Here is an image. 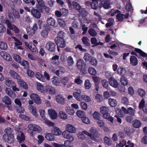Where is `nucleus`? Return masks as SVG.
<instances>
[{"label": "nucleus", "mask_w": 147, "mask_h": 147, "mask_svg": "<svg viewBox=\"0 0 147 147\" xmlns=\"http://www.w3.org/2000/svg\"><path fill=\"white\" fill-rule=\"evenodd\" d=\"M2 101L5 104L7 105H10L12 102L11 99L7 96H4L2 98Z\"/></svg>", "instance_id": "obj_30"}, {"label": "nucleus", "mask_w": 147, "mask_h": 147, "mask_svg": "<svg viewBox=\"0 0 147 147\" xmlns=\"http://www.w3.org/2000/svg\"><path fill=\"white\" fill-rule=\"evenodd\" d=\"M56 100L59 103L63 104L64 103V98L61 95H58L56 96Z\"/></svg>", "instance_id": "obj_28"}, {"label": "nucleus", "mask_w": 147, "mask_h": 147, "mask_svg": "<svg viewBox=\"0 0 147 147\" xmlns=\"http://www.w3.org/2000/svg\"><path fill=\"white\" fill-rule=\"evenodd\" d=\"M91 84L89 80H85L84 86L86 89H89L91 87Z\"/></svg>", "instance_id": "obj_42"}, {"label": "nucleus", "mask_w": 147, "mask_h": 147, "mask_svg": "<svg viewBox=\"0 0 147 147\" xmlns=\"http://www.w3.org/2000/svg\"><path fill=\"white\" fill-rule=\"evenodd\" d=\"M5 84L8 87L11 88L15 85V83L12 80H7L5 82Z\"/></svg>", "instance_id": "obj_47"}, {"label": "nucleus", "mask_w": 147, "mask_h": 147, "mask_svg": "<svg viewBox=\"0 0 147 147\" xmlns=\"http://www.w3.org/2000/svg\"><path fill=\"white\" fill-rule=\"evenodd\" d=\"M66 130L70 133H74L76 131V129L75 127L72 125L69 124L66 125Z\"/></svg>", "instance_id": "obj_22"}, {"label": "nucleus", "mask_w": 147, "mask_h": 147, "mask_svg": "<svg viewBox=\"0 0 147 147\" xmlns=\"http://www.w3.org/2000/svg\"><path fill=\"white\" fill-rule=\"evenodd\" d=\"M5 92L10 97L13 98L16 97V94L15 92H13L9 88H7L5 90Z\"/></svg>", "instance_id": "obj_26"}, {"label": "nucleus", "mask_w": 147, "mask_h": 147, "mask_svg": "<svg viewBox=\"0 0 147 147\" xmlns=\"http://www.w3.org/2000/svg\"><path fill=\"white\" fill-rule=\"evenodd\" d=\"M130 61V64L133 66H136L138 64V60L136 57L132 55L131 56Z\"/></svg>", "instance_id": "obj_24"}, {"label": "nucleus", "mask_w": 147, "mask_h": 147, "mask_svg": "<svg viewBox=\"0 0 147 147\" xmlns=\"http://www.w3.org/2000/svg\"><path fill=\"white\" fill-rule=\"evenodd\" d=\"M31 12L33 16L36 18H39L41 16L40 13L37 9L33 8L32 9Z\"/></svg>", "instance_id": "obj_15"}, {"label": "nucleus", "mask_w": 147, "mask_h": 147, "mask_svg": "<svg viewBox=\"0 0 147 147\" xmlns=\"http://www.w3.org/2000/svg\"><path fill=\"white\" fill-rule=\"evenodd\" d=\"M77 115L80 118H82L84 116V112L81 110H78L76 113Z\"/></svg>", "instance_id": "obj_61"}, {"label": "nucleus", "mask_w": 147, "mask_h": 147, "mask_svg": "<svg viewBox=\"0 0 147 147\" xmlns=\"http://www.w3.org/2000/svg\"><path fill=\"white\" fill-rule=\"evenodd\" d=\"M52 82L53 84L56 86L59 85L60 83V82L59 81L58 78L55 76H54L52 78Z\"/></svg>", "instance_id": "obj_43"}, {"label": "nucleus", "mask_w": 147, "mask_h": 147, "mask_svg": "<svg viewBox=\"0 0 147 147\" xmlns=\"http://www.w3.org/2000/svg\"><path fill=\"white\" fill-rule=\"evenodd\" d=\"M17 111L18 113H24L25 110L23 107H22L21 106H19V107L17 108Z\"/></svg>", "instance_id": "obj_63"}, {"label": "nucleus", "mask_w": 147, "mask_h": 147, "mask_svg": "<svg viewBox=\"0 0 147 147\" xmlns=\"http://www.w3.org/2000/svg\"><path fill=\"white\" fill-rule=\"evenodd\" d=\"M72 6L74 8L77 10H78L81 8V6L80 4L74 1L72 2Z\"/></svg>", "instance_id": "obj_54"}, {"label": "nucleus", "mask_w": 147, "mask_h": 147, "mask_svg": "<svg viewBox=\"0 0 147 147\" xmlns=\"http://www.w3.org/2000/svg\"><path fill=\"white\" fill-rule=\"evenodd\" d=\"M9 73L11 76L13 78L17 80V82L20 80V78H22L19 74L12 70H10Z\"/></svg>", "instance_id": "obj_21"}, {"label": "nucleus", "mask_w": 147, "mask_h": 147, "mask_svg": "<svg viewBox=\"0 0 147 147\" xmlns=\"http://www.w3.org/2000/svg\"><path fill=\"white\" fill-rule=\"evenodd\" d=\"M45 93L49 94L51 95L55 94L56 91L55 88L51 86H47L45 87Z\"/></svg>", "instance_id": "obj_13"}, {"label": "nucleus", "mask_w": 147, "mask_h": 147, "mask_svg": "<svg viewBox=\"0 0 147 147\" xmlns=\"http://www.w3.org/2000/svg\"><path fill=\"white\" fill-rule=\"evenodd\" d=\"M47 24L50 26L56 27L58 24L55 19L51 17L48 18L47 20Z\"/></svg>", "instance_id": "obj_20"}, {"label": "nucleus", "mask_w": 147, "mask_h": 147, "mask_svg": "<svg viewBox=\"0 0 147 147\" xmlns=\"http://www.w3.org/2000/svg\"><path fill=\"white\" fill-rule=\"evenodd\" d=\"M117 71L119 74L122 76L125 75L126 73L125 70L121 66L119 67Z\"/></svg>", "instance_id": "obj_39"}, {"label": "nucleus", "mask_w": 147, "mask_h": 147, "mask_svg": "<svg viewBox=\"0 0 147 147\" xmlns=\"http://www.w3.org/2000/svg\"><path fill=\"white\" fill-rule=\"evenodd\" d=\"M82 40L83 43L86 46H89L90 45V40L87 37H83L82 39Z\"/></svg>", "instance_id": "obj_31"}, {"label": "nucleus", "mask_w": 147, "mask_h": 147, "mask_svg": "<svg viewBox=\"0 0 147 147\" xmlns=\"http://www.w3.org/2000/svg\"><path fill=\"white\" fill-rule=\"evenodd\" d=\"M120 81L122 84L124 86L126 85L127 84V79L124 76H122L121 77Z\"/></svg>", "instance_id": "obj_52"}, {"label": "nucleus", "mask_w": 147, "mask_h": 147, "mask_svg": "<svg viewBox=\"0 0 147 147\" xmlns=\"http://www.w3.org/2000/svg\"><path fill=\"white\" fill-rule=\"evenodd\" d=\"M13 59L18 63H21V57L19 55L14 54L13 55Z\"/></svg>", "instance_id": "obj_46"}, {"label": "nucleus", "mask_w": 147, "mask_h": 147, "mask_svg": "<svg viewBox=\"0 0 147 147\" xmlns=\"http://www.w3.org/2000/svg\"><path fill=\"white\" fill-rule=\"evenodd\" d=\"M105 143L107 145H110L111 144L112 142L111 139L105 136L104 138Z\"/></svg>", "instance_id": "obj_49"}, {"label": "nucleus", "mask_w": 147, "mask_h": 147, "mask_svg": "<svg viewBox=\"0 0 147 147\" xmlns=\"http://www.w3.org/2000/svg\"><path fill=\"white\" fill-rule=\"evenodd\" d=\"M35 75L36 78L38 80L43 82L45 81V79L41 73L38 72H36Z\"/></svg>", "instance_id": "obj_33"}, {"label": "nucleus", "mask_w": 147, "mask_h": 147, "mask_svg": "<svg viewBox=\"0 0 147 147\" xmlns=\"http://www.w3.org/2000/svg\"><path fill=\"white\" fill-rule=\"evenodd\" d=\"M49 114L52 119H55L57 117V113L55 111L53 110H51L49 111Z\"/></svg>", "instance_id": "obj_27"}, {"label": "nucleus", "mask_w": 147, "mask_h": 147, "mask_svg": "<svg viewBox=\"0 0 147 147\" xmlns=\"http://www.w3.org/2000/svg\"><path fill=\"white\" fill-rule=\"evenodd\" d=\"M77 66L78 69L82 72L83 74H86L87 73L86 64L82 59H80L77 61Z\"/></svg>", "instance_id": "obj_2"}, {"label": "nucleus", "mask_w": 147, "mask_h": 147, "mask_svg": "<svg viewBox=\"0 0 147 147\" xmlns=\"http://www.w3.org/2000/svg\"><path fill=\"white\" fill-rule=\"evenodd\" d=\"M90 131L92 134L91 139L94 141H96L97 140L96 138H98L100 137V134L96 129H94L92 127L90 129Z\"/></svg>", "instance_id": "obj_11"}, {"label": "nucleus", "mask_w": 147, "mask_h": 147, "mask_svg": "<svg viewBox=\"0 0 147 147\" xmlns=\"http://www.w3.org/2000/svg\"><path fill=\"white\" fill-rule=\"evenodd\" d=\"M141 123L140 121L136 119L134 121L133 126L135 128H139L141 126Z\"/></svg>", "instance_id": "obj_41"}, {"label": "nucleus", "mask_w": 147, "mask_h": 147, "mask_svg": "<svg viewBox=\"0 0 147 147\" xmlns=\"http://www.w3.org/2000/svg\"><path fill=\"white\" fill-rule=\"evenodd\" d=\"M124 15L122 13H118L116 15V18L119 22H122L124 18Z\"/></svg>", "instance_id": "obj_48"}, {"label": "nucleus", "mask_w": 147, "mask_h": 147, "mask_svg": "<svg viewBox=\"0 0 147 147\" xmlns=\"http://www.w3.org/2000/svg\"><path fill=\"white\" fill-rule=\"evenodd\" d=\"M31 99L37 105H40L42 101L39 96L36 94L32 93L30 95Z\"/></svg>", "instance_id": "obj_10"}, {"label": "nucleus", "mask_w": 147, "mask_h": 147, "mask_svg": "<svg viewBox=\"0 0 147 147\" xmlns=\"http://www.w3.org/2000/svg\"><path fill=\"white\" fill-rule=\"evenodd\" d=\"M36 1L40 7V10L41 12H43L44 11L47 13L49 12V8L45 5L46 4L43 0H36Z\"/></svg>", "instance_id": "obj_6"}, {"label": "nucleus", "mask_w": 147, "mask_h": 147, "mask_svg": "<svg viewBox=\"0 0 147 147\" xmlns=\"http://www.w3.org/2000/svg\"><path fill=\"white\" fill-rule=\"evenodd\" d=\"M18 84L20 86L24 89H27L28 88V86L26 83L23 80L20 78V80H19L18 82Z\"/></svg>", "instance_id": "obj_25"}, {"label": "nucleus", "mask_w": 147, "mask_h": 147, "mask_svg": "<svg viewBox=\"0 0 147 147\" xmlns=\"http://www.w3.org/2000/svg\"><path fill=\"white\" fill-rule=\"evenodd\" d=\"M88 71L90 74L93 76H95L97 73L95 69L92 67H90L88 68Z\"/></svg>", "instance_id": "obj_36"}, {"label": "nucleus", "mask_w": 147, "mask_h": 147, "mask_svg": "<svg viewBox=\"0 0 147 147\" xmlns=\"http://www.w3.org/2000/svg\"><path fill=\"white\" fill-rule=\"evenodd\" d=\"M27 74L28 76L31 77H34L35 76L34 72L32 70L29 69H27Z\"/></svg>", "instance_id": "obj_60"}, {"label": "nucleus", "mask_w": 147, "mask_h": 147, "mask_svg": "<svg viewBox=\"0 0 147 147\" xmlns=\"http://www.w3.org/2000/svg\"><path fill=\"white\" fill-rule=\"evenodd\" d=\"M25 44L26 46L28 48L32 53L34 54L37 53L38 52V50L36 45L33 43L31 42L28 43L27 42H25Z\"/></svg>", "instance_id": "obj_8"}, {"label": "nucleus", "mask_w": 147, "mask_h": 147, "mask_svg": "<svg viewBox=\"0 0 147 147\" xmlns=\"http://www.w3.org/2000/svg\"><path fill=\"white\" fill-rule=\"evenodd\" d=\"M28 128L30 130L39 133L42 130L41 127L35 124H29L28 126Z\"/></svg>", "instance_id": "obj_12"}, {"label": "nucleus", "mask_w": 147, "mask_h": 147, "mask_svg": "<svg viewBox=\"0 0 147 147\" xmlns=\"http://www.w3.org/2000/svg\"><path fill=\"white\" fill-rule=\"evenodd\" d=\"M81 91L80 89L77 90L76 92H74L73 95L74 97L78 100L80 101L83 98V95L81 94Z\"/></svg>", "instance_id": "obj_14"}, {"label": "nucleus", "mask_w": 147, "mask_h": 147, "mask_svg": "<svg viewBox=\"0 0 147 147\" xmlns=\"http://www.w3.org/2000/svg\"><path fill=\"white\" fill-rule=\"evenodd\" d=\"M92 79L95 84L99 83L101 80V78H100L96 76L93 77H92Z\"/></svg>", "instance_id": "obj_53"}, {"label": "nucleus", "mask_w": 147, "mask_h": 147, "mask_svg": "<svg viewBox=\"0 0 147 147\" xmlns=\"http://www.w3.org/2000/svg\"><path fill=\"white\" fill-rule=\"evenodd\" d=\"M138 92L139 95L142 97L144 96L146 94L144 90L141 88L139 89Z\"/></svg>", "instance_id": "obj_62"}, {"label": "nucleus", "mask_w": 147, "mask_h": 147, "mask_svg": "<svg viewBox=\"0 0 147 147\" xmlns=\"http://www.w3.org/2000/svg\"><path fill=\"white\" fill-rule=\"evenodd\" d=\"M67 62L69 65H72L74 63L73 58L71 56H69L67 59Z\"/></svg>", "instance_id": "obj_59"}, {"label": "nucleus", "mask_w": 147, "mask_h": 147, "mask_svg": "<svg viewBox=\"0 0 147 147\" xmlns=\"http://www.w3.org/2000/svg\"><path fill=\"white\" fill-rule=\"evenodd\" d=\"M92 57L88 53H85L83 58L86 62H89Z\"/></svg>", "instance_id": "obj_40"}, {"label": "nucleus", "mask_w": 147, "mask_h": 147, "mask_svg": "<svg viewBox=\"0 0 147 147\" xmlns=\"http://www.w3.org/2000/svg\"><path fill=\"white\" fill-rule=\"evenodd\" d=\"M53 132L54 134L56 136L59 135L61 134V131L57 127H55L54 130L53 131Z\"/></svg>", "instance_id": "obj_45"}, {"label": "nucleus", "mask_w": 147, "mask_h": 147, "mask_svg": "<svg viewBox=\"0 0 147 147\" xmlns=\"http://www.w3.org/2000/svg\"><path fill=\"white\" fill-rule=\"evenodd\" d=\"M7 45L6 43L3 42H0V48L3 50H5L7 49Z\"/></svg>", "instance_id": "obj_51"}, {"label": "nucleus", "mask_w": 147, "mask_h": 147, "mask_svg": "<svg viewBox=\"0 0 147 147\" xmlns=\"http://www.w3.org/2000/svg\"><path fill=\"white\" fill-rule=\"evenodd\" d=\"M55 41L57 44L58 51H59V47L63 48L64 47V40L63 38L61 36H57L55 38Z\"/></svg>", "instance_id": "obj_5"}, {"label": "nucleus", "mask_w": 147, "mask_h": 147, "mask_svg": "<svg viewBox=\"0 0 147 147\" xmlns=\"http://www.w3.org/2000/svg\"><path fill=\"white\" fill-rule=\"evenodd\" d=\"M77 66L78 69L82 72L83 74H86L87 73L86 64L82 59H80L77 61Z\"/></svg>", "instance_id": "obj_3"}, {"label": "nucleus", "mask_w": 147, "mask_h": 147, "mask_svg": "<svg viewBox=\"0 0 147 147\" xmlns=\"http://www.w3.org/2000/svg\"><path fill=\"white\" fill-rule=\"evenodd\" d=\"M102 1L101 0H93L91 3V8L96 9L98 7L99 9H100L102 7Z\"/></svg>", "instance_id": "obj_7"}, {"label": "nucleus", "mask_w": 147, "mask_h": 147, "mask_svg": "<svg viewBox=\"0 0 147 147\" xmlns=\"http://www.w3.org/2000/svg\"><path fill=\"white\" fill-rule=\"evenodd\" d=\"M100 112L102 114L103 117H107L108 115L109 114V109L107 107L103 106L101 107L100 109Z\"/></svg>", "instance_id": "obj_18"}, {"label": "nucleus", "mask_w": 147, "mask_h": 147, "mask_svg": "<svg viewBox=\"0 0 147 147\" xmlns=\"http://www.w3.org/2000/svg\"><path fill=\"white\" fill-rule=\"evenodd\" d=\"M5 131L6 134H5L3 135V139L5 142L9 144L13 143L14 142L13 134L7 129H5Z\"/></svg>", "instance_id": "obj_1"}, {"label": "nucleus", "mask_w": 147, "mask_h": 147, "mask_svg": "<svg viewBox=\"0 0 147 147\" xmlns=\"http://www.w3.org/2000/svg\"><path fill=\"white\" fill-rule=\"evenodd\" d=\"M102 84L103 86L105 88H107L108 87V83L107 81L105 80L101 81Z\"/></svg>", "instance_id": "obj_64"}, {"label": "nucleus", "mask_w": 147, "mask_h": 147, "mask_svg": "<svg viewBox=\"0 0 147 147\" xmlns=\"http://www.w3.org/2000/svg\"><path fill=\"white\" fill-rule=\"evenodd\" d=\"M92 65L94 66L97 65V61L96 59L94 57H92L90 61L89 62Z\"/></svg>", "instance_id": "obj_58"}, {"label": "nucleus", "mask_w": 147, "mask_h": 147, "mask_svg": "<svg viewBox=\"0 0 147 147\" xmlns=\"http://www.w3.org/2000/svg\"><path fill=\"white\" fill-rule=\"evenodd\" d=\"M46 49L51 52L55 51L56 49V45L54 43L51 41L48 42L45 45Z\"/></svg>", "instance_id": "obj_9"}, {"label": "nucleus", "mask_w": 147, "mask_h": 147, "mask_svg": "<svg viewBox=\"0 0 147 147\" xmlns=\"http://www.w3.org/2000/svg\"><path fill=\"white\" fill-rule=\"evenodd\" d=\"M43 86L40 83H38L36 86V88L37 90L42 93H45V88H44Z\"/></svg>", "instance_id": "obj_35"}, {"label": "nucleus", "mask_w": 147, "mask_h": 147, "mask_svg": "<svg viewBox=\"0 0 147 147\" xmlns=\"http://www.w3.org/2000/svg\"><path fill=\"white\" fill-rule=\"evenodd\" d=\"M3 23L6 24L7 27L10 30L13 29V26L9 20L7 19H5L3 20Z\"/></svg>", "instance_id": "obj_34"}, {"label": "nucleus", "mask_w": 147, "mask_h": 147, "mask_svg": "<svg viewBox=\"0 0 147 147\" xmlns=\"http://www.w3.org/2000/svg\"><path fill=\"white\" fill-rule=\"evenodd\" d=\"M45 138L49 141H54L55 140L54 135L51 133H46L45 136Z\"/></svg>", "instance_id": "obj_32"}, {"label": "nucleus", "mask_w": 147, "mask_h": 147, "mask_svg": "<svg viewBox=\"0 0 147 147\" xmlns=\"http://www.w3.org/2000/svg\"><path fill=\"white\" fill-rule=\"evenodd\" d=\"M109 82L111 86L115 88L117 87L118 84L117 81L113 77H110L109 79Z\"/></svg>", "instance_id": "obj_19"}, {"label": "nucleus", "mask_w": 147, "mask_h": 147, "mask_svg": "<svg viewBox=\"0 0 147 147\" xmlns=\"http://www.w3.org/2000/svg\"><path fill=\"white\" fill-rule=\"evenodd\" d=\"M135 51L136 52L139 53L140 55L142 57L146 56V53L143 52L140 49L135 48Z\"/></svg>", "instance_id": "obj_50"}, {"label": "nucleus", "mask_w": 147, "mask_h": 147, "mask_svg": "<svg viewBox=\"0 0 147 147\" xmlns=\"http://www.w3.org/2000/svg\"><path fill=\"white\" fill-rule=\"evenodd\" d=\"M20 134H19L17 136L16 139L20 144L22 143L25 140V136L22 131L20 132Z\"/></svg>", "instance_id": "obj_17"}, {"label": "nucleus", "mask_w": 147, "mask_h": 147, "mask_svg": "<svg viewBox=\"0 0 147 147\" xmlns=\"http://www.w3.org/2000/svg\"><path fill=\"white\" fill-rule=\"evenodd\" d=\"M65 138L67 140H65V147H73L72 142L74 140V138L70 134H66L65 133Z\"/></svg>", "instance_id": "obj_4"}, {"label": "nucleus", "mask_w": 147, "mask_h": 147, "mask_svg": "<svg viewBox=\"0 0 147 147\" xmlns=\"http://www.w3.org/2000/svg\"><path fill=\"white\" fill-rule=\"evenodd\" d=\"M59 58V56L58 55H55L52 57L51 62L54 65H58L59 63L58 61Z\"/></svg>", "instance_id": "obj_23"}, {"label": "nucleus", "mask_w": 147, "mask_h": 147, "mask_svg": "<svg viewBox=\"0 0 147 147\" xmlns=\"http://www.w3.org/2000/svg\"><path fill=\"white\" fill-rule=\"evenodd\" d=\"M109 104L111 107H115L117 104V102L115 99L109 98L108 100Z\"/></svg>", "instance_id": "obj_37"}, {"label": "nucleus", "mask_w": 147, "mask_h": 147, "mask_svg": "<svg viewBox=\"0 0 147 147\" xmlns=\"http://www.w3.org/2000/svg\"><path fill=\"white\" fill-rule=\"evenodd\" d=\"M102 7L105 9H109L110 7V2L107 0L104 1L103 4L102 3Z\"/></svg>", "instance_id": "obj_57"}, {"label": "nucleus", "mask_w": 147, "mask_h": 147, "mask_svg": "<svg viewBox=\"0 0 147 147\" xmlns=\"http://www.w3.org/2000/svg\"><path fill=\"white\" fill-rule=\"evenodd\" d=\"M11 37L13 38L14 40L16 42H14V44L16 46L18 45L21 46L22 45V42H20L18 39L13 36H12Z\"/></svg>", "instance_id": "obj_55"}, {"label": "nucleus", "mask_w": 147, "mask_h": 147, "mask_svg": "<svg viewBox=\"0 0 147 147\" xmlns=\"http://www.w3.org/2000/svg\"><path fill=\"white\" fill-rule=\"evenodd\" d=\"M29 109L30 111L36 117L37 116L36 109L35 107L33 105H30L29 106Z\"/></svg>", "instance_id": "obj_29"}, {"label": "nucleus", "mask_w": 147, "mask_h": 147, "mask_svg": "<svg viewBox=\"0 0 147 147\" xmlns=\"http://www.w3.org/2000/svg\"><path fill=\"white\" fill-rule=\"evenodd\" d=\"M0 55L4 59L7 61H11L12 59L11 56L8 53L5 52H0Z\"/></svg>", "instance_id": "obj_16"}, {"label": "nucleus", "mask_w": 147, "mask_h": 147, "mask_svg": "<svg viewBox=\"0 0 147 147\" xmlns=\"http://www.w3.org/2000/svg\"><path fill=\"white\" fill-rule=\"evenodd\" d=\"M88 32L90 35L92 36H96L97 35V33L95 30L93 28L89 29L88 31Z\"/></svg>", "instance_id": "obj_38"}, {"label": "nucleus", "mask_w": 147, "mask_h": 147, "mask_svg": "<svg viewBox=\"0 0 147 147\" xmlns=\"http://www.w3.org/2000/svg\"><path fill=\"white\" fill-rule=\"evenodd\" d=\"M20 63L22 65L24 66V69H28L29 68V63L28 61L23 60Z\"/></svg>", "instance_id": "obj_44"}, {"label": "nucleus", "mask_w": 147, "mask_h": 147, "mask_svg": "<svg viewBox=\"0 0 147 147\" xmlns=\"http://www.w3.org/2000/svg\"><path fill=\"white\" fill-rule=\"evenodd\" d=\"M100 115L98 112L95 111L93 114V116L94 119L98 120L100 119Z\"/></svg>", "instance_id": "obj_56"}]
</instances>
